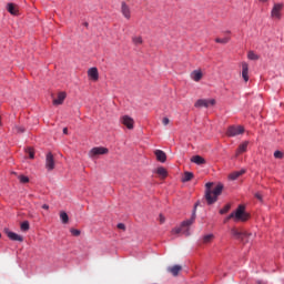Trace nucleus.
<instances>
[{"label": "nucleus", "mask_w": 284, "mask_h": 284, "mask_svg": "<svg viewBox=\"0 0 284 284\" xmlns=\"http://www.w3.org/2000/svg\"><path fill=\"white\" fill-rule=\"evenodd\" d=\"M108 152H110V150H108V148H105V146H95V148L90 150L89 156L91 159H94V156H99V155H102V154H108Z\"/></svg>", "instance_id": "7"}, {"label": "nucleus", "mask_w": 284, "mask_h": 284, "mask_svg": "<svg viewBox=\"0 0 284 284\" xmlns=\"http://www.w3.org/2000/svg\"><path fill=\"white\" fill-rule=\"evenodd\" d=\"M255 199H258L260 201H263V194L255 193Z\"/></svg>", "instance_id": "38"}, {"label": "nucleus", "mask_w": 284, "mask_h": 284, "mask_svg": "<svg viewBox=\"0 0 284 284\" xmlns=\"http://www.w3.org/2000/svg\"><path fill=\"white\" fill-rule=\"evenodd\" d=\"M63 134H68V128L63 129Z\"/></svg>", "instance_id": "42"}, {"label": "nucleus", "mask_w": 284, "mask_h": 284, "mask_svg": "<svg viewBox=\"0 0 284 284\" xmlns=\"http://www.w3.org/2000/svg\"><path fill=\"white\" fill-rule=\"evenodd\" d=\"M60 219L64 225H68V223H70V216H68V213H65L64 211L60 212Z\"/></svg>", "instance_id": "23"}, {"label": "nucleus", "mask_w": 284, "mask_h": 284, "mask_svg": "<svg viewBox=\"0 0 284 284\" xmlns=\"http://www.w3.org/2000/svg\"><path fill=\"white\" fill-rule=\"evenodd\" d=\"M191 79L195 81V83H199V81L203 79V71H201V69L194 70L193 72H191Z\"/></svg>", "instance_id": "15"}, {"label": "nucleus", "mask_w": 284, "mask_h": 284, "mask_svg": "<svg viewBox=\"0 0 284 284\" xmlns=\"http://www.w3.org/2000/svg\"><path fill=\"white\" fill-rule=\"evenodd\" d=\"M88 77H89L92 81H99V69H97L95 67L89 69V70H88Z\"/></svg>", "instance_id": "14"}, {"label": "nucleus", "mask_w": 284, "mask_h": 284, "mask_svg": "<svg viewBox=\"0 0 284 284\" xmlns=\"http://www.w3.org/2000/svg\"><path fill=\"white\" fill-rule=\"evenodd\" d=\"M247 150V142L242 143L237 149V154H243Z\"/></svg>", "instance_id": "29"}, {"label": "nucleus", "mask_w": 284, "mask_h": 284, "mask_svg": "<svg viewBox=\"0 0 284 284\" xmlns=\"http://www.w3.org/2000/svg\"><path fill=\"white\" fill-rule=\"evenodd\" d=\"M243 174H245V170L244 169L231 173L230 174V179H231V181H236V179H239V176H243Z\"/></svg>", "instance_id": "21"}, {"label": "nucleus", "mask_w": 284, "mask_h": 284, "mask_svg": "<svg viewBox=\"0 0 284 284\" xmlns=\"http://www.w3.org/2000/svg\"><path fill=\"white\" fill-rule=\"evenodd\" d=\"M65 92H59L58 98L53 99V105H63V102L65 101Z\"/></svg>", "instance_id": "16"}, {"label": "nucleus", "mask_w": 284, "mask_h": 284, "mask_svg": "<svg viewBox=\"0 0 284 284\" xmlns=\"http://www.w3.org/2000/svg\"><path fill=\"white\" fill-rule=\"evenodd\" d=\"M13 132H14V134H23V132H26V128H23L21 125H16V126H13Z\"/></svg>", "instance_id": "26"}, {"label": "nucleus", "mask_w": 284, "mask_h": 284, "mask_svg": "<svg viewBox=\"0 0 284 284\" xmlns=\"http://www.w3.org/2000/svg\"><path fill=\"white\" fill-rule=\"evenodd\" d=\"M214 241V234H206L202 237V243L207 244Z\"/></svg>", "instance_id": "25"}, {"label": "nucleus", "mask_w": 284, "mask_h": 284, "mask_svg": "<svg viewBox=\"0 0 284 284\" xmlns=\"http://www.w3.org/2000/svg\"><path fill=\"white\" fill-rule=\"evenodd\" d=\"M191 162L196 165H205V159L201 155H194L191 158Z\"/></svg>", "instance_id": "19"}, {"label": "nucleus", "mask_w": 284, "mask_h": 284, "mask_svg": "<svg viewBox=\"0 0 284 284\" xmlns=\"http://www.w3.org/2000/svg\"><path fill=\"white\" fill-rule=\"evenodd\" d=\"M45 169L49 172H52V170H54V155L52 154V152H49L45 155Z\"/></svg>", "instance_id": "10"}, {"label": "nucleus", "mask_w": 284, "mask_h": 284, "mask_svg": "<svg viewBox=\"0 0 284 284\" xmlns=\"http://www.w3.org/2000/svg\"><path fill=\"white\" fill-rule=\"evenodd\" d=\"M21 230L22 232H28V230H30V223L28 221H24L21 223Z\"/></svg>", "instance_id": "30"}, {"label": "nucleus", "mask_w": 284, "mask_h": 284, "mask_svg": "<svg viewBox=\"0 0 284 284\" xmlns=\"http://www.w3.org/2000/svg\"><path fill=\"white\" fill-rule=\"evenodd\" d=\"M121 13L128 20L132 19V11L130 10V6H128V3L125 2L121 3Z\"/></svg>", "instance_id": "12"}, {"label": "nucleus", "mask_w": 284, "mask_h": 284, "mask_svg": "<svg viewBox=\"0 0 284 284\" xmlns=\"http://www.w3.org/2000/svg\"><path fill=\"white\" fill-rule=\"evenodd\" d=\"M162 123L163 125H170V118H163Z\"/></svg>", "instance_id": "37"}, {"label": "nucleus", "mask_w": 284, "mask_h": 284, "mask_svg": "<svg viewBox=\"0 0 284 284\" xmlns=\"http://www.w3.org/2000/svg\"><path fill=\"white\" fill-rule=\"evenodd\" d=\"M7 10L13 17H17V14H19V8H17V6L12 2L7 4Z\"/></svg>", "instance_id": "18"}, {"label": "nucleus", "mask_w": 284, "mask_h": 284, "mask_svg": "<svg viewBox=\"0 0 284 284\" xmlns=\"http://www.w3.org/2000/svg\"><path fill=\"white\" fill-rule=\"evenodd\" d=\"M181 270H183L181 265H174V266L168 267V272H170V274H172L173 276H179V272H181Z\"/></svg>", "instance_id": "20"}, {"label": "nucleus", "mask_w": 284, "mask_h": 284, "mask_svg": "<svg viewBox=\"0 0 284 284\" xmlns=\"http://www.w3.org/2000/svg\"><path fill=\"white\" fill-rule=\"evenodd\" d=\"M132 41H133L134 45H141L143 43V38L141 36L133 37Z\"/></svg>", "instance_id": "28"}, {"label": "nucleus", "mask_w": 284, "mask_h": 284, "mask_svg": "<svg viewBox=\"0 0 284 284\" xmlns=\"http://www.w3.org/2000/svg\"><path fill=\"white\" fill-rule=\"evenodd\" d=\"M231 234H232V236H234V239H236L241 243H247V233L246 232L239 231V229L233 227L231 230Z\"/></svg>", "instance_id": "6"}, {"label": "nucleus", "mask_w": 284, "mask_h": 284, "mask_svg": "<svg viewBox=\"0 0 284 284\" xmlns=\"http://www.w3.org/2000/svg\"><path fill=\"white\" fill-rule=\"evenodd\" d=\"M42 210H50V205L43 204V205H42Z\"/></svg>", "instance_id": "40"}, {"label": "nucleus", "mask_w": 284, "mask_h": 284, "mask_svg": "<svg viewBox=\"0 0 284 284\" xmlns=\"http://www.w3.org/2000/svg\"><path fill=\"white\" fill-rule=\"evenodd\" d=\"M160 223H165V217H163V215H160Z\"/></svg>", "instance_id": "41"}, {"label": "nucleus", "mask_w": 284, "mask_h": 284, "mask_svg": "<svg viewBox=\"0 0 284 284\" xmlns=\"http://www.w3.org/2000/svg\"><path fill=\"white\" fill-rule=\"evenodd\" d=\"M194 179V173L192 172H184L182 178L183 183H187V181H192Z\"/></svg>", "instance_id": "24"}, {"label": "nucleus", "mask_w": 284, "mask_h": 284, "mask_svg": "<svg viewBox=\"0 0 284 284\" xmlns=\"http://www.w3.org/2000/svg\"><path fill=\"white\" fill-rule=\"evenodd\" d=\"M0 239H1V233H0Z\"/></svg>", "instance_id": "45"}, {"label": "nucleus", "mask_w": 284, "mask_h": 284, "mask_svg": "<svg viewBox=\"0 0 284 284\" xmlns=\"http://www.w3.org/2000/svg\"><path fill=\"white\" fill-rule=\"evenodd\" d=\"M195 108H210V105H216V100L214 99H210V100H205V99H200L195 102Z\"/></svg>", "instance_id": "8"}, {"label": "nucleus", "mask_w": 284, "mask_h": 284, "mask_svg": "<svg viewBox=\"0 0 284 284\" xmlns=\"http://www.w3.org/2000/svg\"><path fill=\"white\" fill-rule=\"evenodd\" d=\"M284 4L283 3H274L272 10H271V17L272 19H276L277 21H281L283 14Z\"/></svg>", "instance_id": "4"}, {"label": "nucleus", "mask_w": 284, "mask_h": 284, "mask_svg": "<svg viewBox=\"0 0 284 284\" xmlns=\"http://www.w3.org/2000/svg\"><path fill=\"white\" fill-rule=\"evenodd\" d=\"M120 122L122 123V125H125L128 130H134V119H132L130 115L121 116Z\"/></svg>", "instance_id": "9"}, {"label": "nucleus", "mask_w": 284, "mask_h": 284, "mask_svg": "<svg viewBox=\"0 0 284 284\" xmlns=\"http://www.w3.org/2000/svg\"><path fill=\"white\" fill-rule=\"evenodd\" d=\"M232 209L231 204H226L221 211L220 214H227V212H230V210Z\"/></svg>", "instance_id": "32"}, {"label": "nucleus", "mask_w": 284, "mask_h": 284, "mask_svg": "<svg viewBox=\"0 0 284 284\" xmlns=\"http://www.w3.org/2000/svg\"><path fill=\"white\" fill-rule=\"evenodd\" d=\"M26 153L29 154V159H34V149L27 148Z\"/></svg>", "instance_id": "31"}, {"label": "nucleus", "mask_w": 284, "mask_h": 284, "mask_svg": "<svg viewBox=\"0 0 284 284\" xmlns=\"http://www.w3.org/2000/svg\"><path fill=\"white\" fill-rule=\"evenodd\" d=\"M234 220L235 223H245L247 221L248 215L245 213V205L241 204L239 207L232 212L227 217H225L224 223H227V221Z\"/></svg>", "instance_id": "3"}, {"label": "nucleus", "mask_w": 284, "mask_h": 284, "mask_svg": "<svg viewBox=\"0 0 284 284\" xmlns=\"http://www.w3.org/2000/svg\"><path fill=\"white\" fill-rule=\"evenodd\" d=\"M257 284H265V282L258 281Z\"/></svg>", "instance_id": "43"}, {"label": "nucleus", "mask_w": 284, "mask_h": 284, "mask_svg": "<svg viewBox=\"0 0 284 284\" xmlns=\"http://www.w3.org/2000/svg\"><path fill=\"white\" fill-rule=\"evenodd\" d=\"M242 79L247 83L250 81V64L242 62Z\"/></svg>", "instance_id": "11"}, {"label": "nucleus", "mask_w": 284, "mask_h": 284, "mask_svg": "<svg viewBox=\"0 0 284 284\" xmlns=\"http://www.w3.org/2000/svg\"><path fill=\"white\" fill-rule=\"evenodd\" d=\"M118 230H125V224L119 223L118 224Z\"/></svg>", "instance_id": "39"}, {"label": "nucleus", "mask_w": 284, "mask_h": 284, "mask_svg": "<svg viewBox=\"0 0 284 284\" xmlns=\"http://www.w3.org/2000/svg\"><path fill=\"white\" fill-rule=\"evenodd\" d=\"M215 43H222V45H225V43H230V38L225 37V38H216L215 39Z\"/></svg>", "instance_id": "27"}, {"label": "nucleus", "mask_w": 284, "mask_h": 284, "mask_svg": "<svg viewBox=\"0 0 284 284\" xmlns=\"http://www.w3.org/2000/svg\"><path fill=\"white\" fill-rule=\"evenodd\" d=\"M212 185H214V183L212 182H207L205 184V187H206L205 199L209 205H212V203H216V201H219V196H221L223 192V184H217L213 191H212Z\"/></svg>", "instance_id": "1"}, {"label": "nucleus", "mask_w": 284, "mask_h": 284, "mask_svg": "<svg viewBox=\"0 0 284 284\" xmlns=\"http://www.w3.org/2000/svg\"><path fill=\"white\" fill-rule=\"evenodd\" d=\"M197 206H199V204H195L193 213L191 215V219L182 222L179 227L173 229L171 231L172 234H184V236H190V225H192L194 223V221H196V207Z\"/></svg>", "instance_id": "2"}, {"label": "nucleus", "mask_w": 284, "mask_h": 284, "mask_svg": "<svg viewBox=\"0 0 284 284\" xmlns=\"http://www.w3.org/2000/svg\"><path fill=\"white\" fill-rule=\"evenodd\" d=\"M156 174H159L160 179H166L168 170H165V168H163V166H160L156 169Z\"/></svg>", "instance_id": "22"}, {"label": "nucleus", "mask_w": 284, "mask_h": 284, "mask_svg": "<svg viewBox=\"0 0 284 284\" xmlns=\"http://www.w3.org/2000/svg\"><path fill=\"white\" fill-rule=\"evenodd\" d=\"M72 236H81V231L77 229H71L70 230Z\"/></svg>", "instance_id": "35"}, {"label": "nucleus", "mask_w": 284, "mask_h": 284, "mask_svg": "<svg viewBox=\"0 0 284 284\" xmlns=\"http://www.w3.org/2000/svg\"><path fill=\"white\" fill-rule=\"evenodd\" d=\"M250 60L251 61H258V54L251 51L250 52Z\"/></svg>", "instance_id": "34"}, {"label": "nucleus", "mask_w": 284, "mask_h": 284, "mask_svg": "<svg viewBox=\"0 0 284 284\" xmlns=\"http://www.w3.org/2000/svg\"><path fill=\"white\" fill-rule=\"evenodd\" d=\"M260 1H262L263 3H265L267 0H260Z\"/></svg>", "instance_id": "44"}, {"label": "nucleus", "mask_w": 284, "mask_h": 284, "mask_svg": "<svg viewBox=\"0 0 284 284\" xmlns=\"http://www.w3.org/2000/svg\"><path fill=\"white\" fill-rule=\"evenodd\" d=\"M245 132L242 125H231L226 130V136H239Z\"/></svg>", "instance_id": "5"}, {"label": "nucleus", "mask_w": 284, "mask_h": 284, "mask_svg": "<svg viewBox=\"0 0 284 284\" xmlns=\"http://www.w3.org/2000/svg\"><path fill=\"white\" fill-rule=\"evenodd\" d=\"M274 158H275V159H283V152H281V151H275V152H274Z\"/></svg>", "instance_id": "36"}, {"label": "nucleus", "mask_w": 284, "mask_h": 284, "mask_svg": "<svg viewBox=\"0 0 284 284\" xmlns=\"http://www.w3.org/2000/svg\"><path fill=\"white\" fill-rule=\"evenodd\" d=\"M19 181L20 183H30V179L26 175H20Z\"/></svg>", "instance_id": "33"}, {"label": "nucleus", "mask_w": 284, "mask_h": 284, "mask_svg": "<svg viewBox=\"0 0 284 284\" xmlns=\"http://www.w3.org/2000/svg\"><path fill=\"white\" fill-rule=\"evenodd\" d=\"M154 154L160 163H165V161H168V155L165 154V152L161 150H155Z\"/></svg>", "instance_id": "17"}, {"label": "nucleus", "mask_w": 284, "mask_h": 284, "mask_svg": "<svg viewBox=\"0 0 284 284\" xmlns=\"http://www.w3.org/2000/svg\"><path fill=\"white\" fill-rule=\"evenodd\" d=\"M6 234L10 241H18L19 243H23V236L19 234L11 232L10 230H6Z\"/></svg>", "instance_id": "13"}]
</instances>
